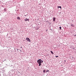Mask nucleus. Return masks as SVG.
<instances>
[{"instance_id": "f257e3e1", "label": "nucleus", "mask_w": 76, "mask_h": 76, "mask_svg": "<svg viewBox=\"0 0 76 76\" xmlns=\"http://www.w3.org/2000/svg\"><path fill=\"white\" fill-rule=\"evenodd\" d=\"M37 62L39 64V66H40L41 65V63H43V61L41 59H39L37 61Z\"/></svg>"}, {"instance_id": "f03ea898", "label": "nucleus", "mask_w": 76, "mask_h": 76, "mask_svg": "<svg viewBox=\"0 0 76 76\" xmlns=\"http://www.w3.org/2000/svg\"><path fill=\"white\" fill-rule=\"evenodd\" d=\"M26 40H27V41L28 42H31V40H30V39H29L28 38H26Z\"/></svg>"}, {"instance_id": "7ed1b4c3", "label": "nucleus", "mask_w": 76, "mask_h": 76, "mask_svg": "<svg viewBox=\"0 0 76 76\" xmlns=\"http://www.w3.org/2000/svg\"><path fill=\"white\" fill-rule=\"evenodd\" d=\"M24 20H25L26 22L27 21H28V22H29V19L26 18Z\"/></svg>"}, {"instance_id": "20e7f679", "label": "nucleus", "mask_w": 76, "mask_h": 76, "mask_svg": "<svg viewBox=\"0 0 76 76\" xmlns=\"http://www.w3.org/2000/svg\"><path fill=\"white\" fill-rule=\"evenodd\" d=\"M53 22H55V20H56V18L53 17Z\"/></svg>"}, {"instance_id": "39448f33", "label": "nucleus", "mask_w": 76, "mask_h": 76, "mask_svg": "<svg viewBox=\"0 0 76 76\" xmlns=\"http://www.w3.org/2000/svg\"><path fill=\"white\" fill-rule=\"evenodd\" d=\"M17 19H18V20H20V17H18Z\"/></svg>"}, {"instance_id": "423d86ee", "label": "nucleus", "mask_w": 76, "mask_h": 76, "mask_svg": "<svg viewBox=\"0 0 76 76\" xmlns=\"http://www.w3.org/2000/svg\"><path fill=\"white\" fill-rule=\"evenodd\" d=\"M71 26H73V27H74V26H74V25H73V24H72L71 25Z\"/></svg>"}, {"instance_id": "0eeeda50", "label": "nucleus", "mask_w": 76, "mask_h": 76, "mask_svg": "<svg viewBox=\"0 0 76 76\" xmlns=\"http://www.w3.org/2000/svg\"><path fill=\"white\" fill-rule=\"evenodd\" d=\"M50 52L52 54H54V53H53V52L52 51H50Z\"/></svg>"}, {"instance_id": "6e6552de", "label": "nucleus", "mask_w": 76, "mask_h": 76, "mask_svg": "<svg viewBox=\"0 0 76 76\" xmlns=\"http://www.w3.org/2000/svg\"><path fill=\"white\" fill-rule=\"evenodd\" d=\"M39 29V28H36V30H38Z\"/></svg>"}, {"instance_id": "1a4fd4ad", "label": "nucleus", "mask_w": 76, "mask_h": 76, "mask_svg": "<svg viewBox=\"0 0 76 76\" xmlns=\"http://www.w3.org/2000/svg\"><path fill=\"white\" fill-rule=\"evenodd\" d=\"M58 8H60V9H61V6H59L58 7Z\"/></svg>"}, {"instance_id": "9d476101", "label": "nucleus", "mask_w": 76, "mask_h": 76, "mask_svg": "<svg viewBox=\"0 0 76 76\" xmlns=\"http://www.w3.org/2000/svg\"><path fill=\"white\" fill-rule=\"evenodd\" d=\"M6 10H6V9L5 8V9H4V11H6Z\"/></svg>"}, {"instance_id": "9b49d317", "label": "nucleus", "mask_w": 76, "mask_h": 76, "mask_svg": "<svg viewBox=\"0 0 76 76\" xmlns=\"http://www.w3.org/2000/svg\"><path fill=\"white\" fill-rule=\"evenodd\" d=\"M43 72L44 73H45V70H44L43 71Z\"/></svg>"}, {"instance_id": "f8f14e48", "label": "nucleus", "mask_w": 76, "mask_h": 76, "mask_svg": "<svg viewBox=\"0 0 76 76\" xmlns=\"http://www.w3.org/2000/svg\"><path fill=\"white\" fill-rule=\"evenodd\" d=\"M59 28H60V30H61V27H60Z\"/></svg>"}, {"instance_id": "ddd939ff", "label": "nucleus", "mask_w": 76, "mask_h": 76, "mask_svg": "<svg viewBox=\"0 0 76 76\" xmlns=\"http://www.w3.org/2000/svg\"><path fill=\"white\" fill-rule=\"evenodd\" d=\"M56 57H58V56H56Z\"/></svg>"}, {"instance_id": "4468645a", "label": "nucleus", "mask_w": 76, "mask_h": 76, "mask_svg": "<svg viewBox=\"0 0 76 76\" xmlns=\"http://www.w3.org/2000/svg\"><path fill=\"white\" fill-rule=\"evenodd\" d=\"M76 34H75V35H74V37H76Z\"/></svg>"}, {"instance_id": "2eb2a0df", "label": "nucleus", "mask_w": 76, "mask_h": 76, "mask_svg": "<svg viewBox=\"0 0 76 76\" xmlns=\"http://www.w3.org/2000/svg\"><path fill=\"white\" fill-rule=\"evenodd\" d=\"M20 48H22V47H21Z\"/></svg>"}, {"instance_id": "dca6fc26", "label": "nucleus", "mask_w": 76, "mask_h": 76, "mask_svg": "<svg viewBox=\"0 0 76 76\" xmlns=\"http://www.w3.org/2000/svg\"><path fill=\"white\" fill-rule=\"evenodd\" d=\"M20 51L21 52L22 51V50H20Z\"/></svg>"}, {"instance_id": "f3484780", "label": "nucleus", "mask_w": 76, "mask_h": 76, "mask_svg": "<svg viewBox=\"0 0 76 76\" xmlns=\"http://www.w3.org/2000/svg\"><path fill=\"white\" fill-rule=\"evenodd\" d=\"M65 61V62H66V60H65V61Z\"/></svg>"}, {"instance_id": "a211bd4d", "label": "nucleus", "mask_w": 76, "mask_h": 76, "mask_svg": "<svg viewBox=\"0 0 76 76\" xmlns=\"http://www.w3.org/2000/svg\"><path fill=\"white\" fill-rule=\"evenodd\" d=\"M17 51H18V49H17Z\"/></svg>"}, {"instance_id": "6ab92c4d", "label": "nucleus", "mask_w": 76, "mask_h": 76, "mask_svg": "<svg viewBox=\"0 0 76 76\" xmlns=\"http://www.w3.org/2000/svg\"><path fill=\"white\" fill-rule=\"evenodd\" d=\"M25 16H26V15H25Z\"/></svg>"}, {"instance_id": "aec40b11", "label": "nucleus", "mask_w": 76, "mask_h": 76, "mask_svg": "<svg viewBox=\"0 0 76 76\" xmlns=\"http://www.w3.org/2000/svg\"><path fill=\"white\" fill-rule=\"evenodd\" d=\"M49 71L48 70V71Z\"/></svg>"}, {"instance_id": "412c9836", "label": "nucleus", "mask_w": 76, "mask_h": 76, "mask_svg": "<svg viewBox=\"0 0 76 76\" xmlns=\"http://www.w3.org/2000/svg\"><path fill=\"white\" fill-rule=\"evenodd\" d=\"M46 31H47V30H46Z\"/></svg>"}]
</instances>
